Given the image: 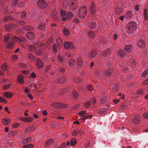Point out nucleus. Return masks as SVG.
<instances>
[{"label": "nucleus", "mask_w": 148, "mask_h": 148, "mask_svg": "<svg viewBox=\"0 0 148 148\" xmlns=\"http://www.w3.org/2000/svg\"><path fill=\"white\" fill-rule=\"evenodd\" d=\"M136 29V24L133 22L128 23L125 27L126 30L129 34L132 33Z\"/></svg>", "instance_id": "1"}, {"label": "nucleus", "mask_w": 148, "mask_h": 148, "mask_svg": "<svg viewBox=\"0 0 148 148\" xmlns=\"http://www.w3.org/2000/svg\"><path fill=\"white\" fill-rule=\"evenodd\" d=\"M79 11L78 14L79 17L83 18L86 15L87 13V9L86 6L81 7Z\"/></svg>", "instance_id": "2"}, {"label": "nucleus", "mask_w": 148, "mask_h": 148, "mask_svg": "<svg viewBox=\"0 0 148 148\" xmlns=\"http://www.w3.org/2000/svg\"><path fill=\"white\" fill-rule=\"evenodd\" d=\"M47 4V3L44 0H39L37 2L38 5L41 9L45 8Z\"/></svg>", "instance_id": "3"}, {"label": "nucleus", "mask_w": 148, "mask_h": 148, "mask_svg": "<svg viewBox=\"0 0 148 148\" xmlns=\"http://www.w3.org/2000/svg\"><path fill=\"white\" fill-rule=\"evenodd\" d=\"M51 106L53 107L60 108L66 107V106L65 105H64L61 103H59L56 102H54L52 103Z\"/></svg>", "instance_id": "4"}, {"label": "nucleus", "mask_w": 148, "mask_h": 148, "mask_svg": "<svg viewBox=\"0 0 148 148\" xmlns=\"http://www.w3.org/2000/svg\"><path fill=\"white\" fill-rule=\"evenodd\" d=\"M64 47L67 49H73L74 48V46L72 42L66 41L64 43Z\"/></svg>", "instance_id": "5"}, {"label": "nucleus", "mask_w": 148, "mask_h": 148, "mask_svg": "<svg viewBox=\"0 0 148 148\" xmlns=\"http://www.w3.org/2000/svg\"><path fill=\"white\" fill-rule=\"evenodd\" d=\"M12 39L14 40H15L18 42H20L21 41L25 42L26 40L25 38L21 36H20L19 38H18L16 36H14L12 37Z\"/></svg>", "instance_id": "6"}, {"label": "nucleus", "mask_w": 148, "mask_h": 148, "mask_svg": "<svg viewBox=\"0 0 148 148\" xmlns=\"http://www.w3.org/2000/svg\"><path fill=\"white\" fill-rule=\"evenodd\" d=\"M26 37L29 40L34 39L35 37V35L32 32H28L26 34Z\"/></svg>", "instance_id": "7"}, {"label": "nucleus", "mask_w": 148, "mask_h": 148, "mask_svg": "<svg viewBox=\"0 0 148 148\" xmlns=\"http://www.w3.org/2000/svg\"><path fill=\"white\" fill-rule=\"evenodd\" d=\"M36 64L38 69L42 68L43 66V65L41 60L38 58L36 61Z\"/></svg>", "instance_id": "8"}, {"label": "nucleus", "mask_w": 148, "mask_h": 148, "mask_svg": "<svg viewBox=\"0 0 148 148\" xmlns=\"http://www.w3.org/2000/svg\"><path fill=\"white\" fill-rule=\"evenodd\" d=\"M137 44L138 46L141 48H143L145 45V42L143 40H139Z\"/></svg>", "instance_id": "9"}, {"label": "nucleus", "mask_w": 148, "mask_h": 148, "mask_svg": "<svg viewBox=\"0 0 148 148\" xmlns=\"http://www.w3.org/2000/svg\"><path fill=\"white\" fill-rule=\"evenodd\" d=\"M16 27V26L14 24H9L5 26V28L7 31H9L13 28H15Z\"/></svg>", "instance_id": "10"}, {"label": "nucleus", "mask_w": 148, "mask_h": 148, "mask_svg": "<svg viewBox=\"0 0 148 148\" xmlns=\"http://www.w3.org/2000/svg\"><path fill=\"white\" fill-rule=\"evenodd\" d=\"M124 51L127 53H130L132 50V47L131 45H126L124 49Z\"/></svg>", "instance_id": "11"}, {"label": "nucleus", "mask_w": 148, "mask_h": 148, "mask_svg": "<svg viewBox=\"0 0 148 148\" xmlns=\"http://www.w3.org/2000/svg\"><path fill=\"white\" fill-rule=\"evenodd\" d=\"M57 48L60 49L62 47L63 42L61 39L59 38L56 41Z\"/></svg>", "instance_id": "12"}, {"label": "nucleus", "mask_w": 148, "mask_h": 148, "mask_svg": "<svg viewBox=\"0 0 148 148\" xmlns=\"http://www.w3.org/2000/svg\"><path fill=\"white\" fill-rule=\"evenodd\" d=\"M71 96L75 99H77L79 97V94L76 91L73 90L72 91Z\"/></svg>", "instance_id": "13"}, {"label": "nucleus", "mask_w": 148, "mask_h": 148, "mask_svg": "<svg viewBox=\"0 0 148 148\" xmlns=\"http://www.w3.org/2000/svg\"><path fill=\"white\" fill-rule=\"evenodd\" d=\"M32 139V138L31 137H28V138H25L22 141V143L23 144H25L29 143L31 142Z\"/></svg>", "instance_id": "14"}, {"label": "nucleus", "mask_w": 148, "mask_h": 148, "mask_svg": "<svg viewBox=\"0 0 148 148\" xmlns=\"http://www.w3.org/2000/svg\"><path fill=\"white\" fill-rule=\"evenodd\" d=\"M54 143V140L53 139H50L45 141V146L46 145L49 146L53 144Z\"/></svg>", "instance_id": "15"}, {"label": "nucleus", "mask_w": 148, "mask_h": 148, "mask_svg": "<svg viewBox=\"0 0 148 148\" xmlns=\"http://www.w3.org/2000/svg\"><path fill=\"white\" fill-rule=\"evenodd\" d=\"M20 119L22 121L24 122H32L33 119L32 118H24V117H20Z\"/></svg>", "instance_id": "16"}, {"label": "nucleus", "mask_w": 148, "mask_h": 148, "mask_svg": "<svg viewBox=\"0 0 148 148\" xmlns=\"http://www.w3.org/2000/svg\"><path fill=\"white\" fill-rule=\"evenodd\" d=\"M133 15V12L131 11H129L126 13L125 15V16L127 19H130L132 17Z\"/></svg>", "instance_id": "17"}, {"label": "nucleus", "mask_w": 148, "mask_h": 148, "mask_svg": "<svg viewBox=\"0 0 148 148\" xmlns=\"http://www.w3.org/2000/svg\"><path fill=\"white\" fill-rule=\"evenodd\" d=\"M34 53L37 56H41L42 55L44 52L40 49H36L34 51Z\"/></svg>", "instance_id": "18"}, {"label": "nucleus", "mask_w": 148, "mask_h": 148, "mask_svg": "<svg viewBox=\"0 0 148 148\" xmlns=\"http://www.w3.org/2000/svg\"><path fill=\"white\" fill-rule=\"evenodd\" d=\"M63 33L66 36H68L70 34V32L69 29L64 28L63 30Z\"/></svg>", "instance_id": "19"}, {"label": "nucleus", "mask_w": 148, "mask_h": 148, "mask_svg": "<svg viewBox=\"0 0 148 148\" xmlns=\"http://www.w3.org/2000/svg\"><path fill=\"white\" fill-rule=\"evenodd\" d=\"M90 10L91 14L93 15L95 14V8L94 6V4L93 2H92L91 3V7L90 9Z\"/></svg>", "instance_id": "20"}, {"label": "nucleus", "mask_w": 148, "mask_h": 148, "mask_svg": "<svg viewBox=\"0 0 148 148\" xmlns=\"http://www.w3.org/2000/svg\"><path fill=\"white\" fill-rule=\"evenodd\" d=\"M2 123L4 124L5 126L7 125L8 123H10V119L7 118H4L2 119Z\"/></svg>", "instance_id": "21"}, {"label": "nucleus", "mask_w": 148, "mask_h": 148, "mask_svg": "<svg viewBox=\"0 0 148 148\" xmlns=\"http://www.w3.org/2000/svg\"><path fill=\"white\" fill-rule=\"evenodd\" d=\"M140 118L138 116H136L133 120V122L134 124H138L140 122Z\"/></svg>", "instance_id": "22"}, {"label": "nucleus", "mask_w": 148, "mask_h": 148, "mask_svg": "<svg viewBox=\"0 0 148 148\" xmlns=\"http://www.w3.org/2000/svg\"><path fill=\"white\" fill-rule=\"evenodd\" d=\"M67 79L65 77H62L57 80V82L59 83L63 84L66 82Z\"/></svg>", "instance_id": "23"}, {"label": "nucleus", "mask_w": 148, "mask_h": 148, "mask_svg": "<svg viewBox=\"0 0 148 148\" xmlns=\"http://www.w3.org/2000/svg\"><path fill=\"white\" fill-rule=\"evenodd\" d=\"M76 5L77 4L76 1H74L73 2H72L70 3V7L71 9L73 10H75L76 8Z\"/></svg>", "instance_id": "24"}, {"label": "nucleus", "mask_w": 148, "mask_h": 148, "mask_svg": "<svg viewBox=\"0 0 148 148\" xmlns=\"http://www.w3.org/2000/svg\"><path fill=\"white\" fill-rule=\"evenodd\" d=\"M24 77L22 76H19L17 79V81L20 83L23 84L24 83Z\"/></svg>", "instance_id": "25"}, {"label": "nucleus", "mask_w": 148, "mask_h": 148, "mask_svg": "<svg viewBox=\"0 0 148 148\" xmlns=\"http://www.w3.org/2000/svg\"><path fill=\"white\" fill-rule=\"evenodd\" d=\"M97 51L94 50L91 52L90 55V57L91 59L94 58L97 55Z\"/></svg>", "instance_id": "26"}, {"label": "nucleus", "mask_w": 148, "mask_h": 148, "mask_svg": "<svg viewBox=\"0 0 148 148\" xmlns=\"http://www.w3.org/2000/svg\"><path fill=\"white\" fill-rule=\"evenodd\" d=\"M28 50L31 52L35 51L36 49V47L32 45H29L28 47Z\"/></svg>", "instance_id": "27"}, {"label": "nucleus", "mask_w": 148, "mask_h": 148, "mask_svg": "<svg viewBox=\"0 0 148 148\" xmlns=\"http://www.w3.org/2000/svg\"><path fill=\"white\" fill-rule=\"evenodd\" d=\"M87 34L88 36L90 38H93L95 37V34L91 31L88 32Z\"/></svg>", "instance_id": "28"}, {"label": "nucleus", "mask_w": 148, "mask_h": 148, "mask_svg": "<svg viewBox=\"0 0 148 148\" xmlns=\"http://www.w3.org/2000/svg\"><path fill=\"white\" fill-rule=\"evenodd\" d=\"M69 65L70 66H73L75 64V61L73 59H70L68 60Z\"/></svg>", "instance_id": "29"}, {"label": "nucleus", "mask_w": 148, "mask_h": 148, "mask_svg": "<svg viewBox=\"0 0 148 148\" xmlns=\"http://www.w3.org/2000/svg\"><path fill=\"white\" fill-rule=\"evenodd\" d=\"M36 129V127L34 126H31L30 127L27 128L25 132H27L29 131L34 130Z\"/></svg>", "instance_id": "30"}, {"label": "nucleus", "mask_w": 148, "mask_h": 148, "mask_svg": "<svg viewBox=\"0 0 148 148\" xmlns=\"http://www.w3.org/2000/svg\"><path fill=\"white\" fill-rule=\"evenodd\" d=\"M96 24L95 22L90 23L89 25V26L90 29H94L96 28Z\"/></svg>", "instance_id": "31"}, {"label": "nucleus", "mask_w": 148, "mask_h": 148, "mask_svg": "<svg viewBox=\"0 0 148 148\" xmlns=\"http://www.w3.org/2000/svg\"><path fill=\"white\" fill-rule=\"evenodd\" d=\"M114 12L116 14L118 15L120 14L122 12V10L120 8H117L114 9Z\"/></svg>", "instance_id": "32"}, {"label": "nucleus", "mask_w": 148, "mask_h": 148, "mask_svg": "<svg viewBox=\"0 0 148 148\" xmlns=\"http://www.w3.org/2000/svg\"><path fill=\"white\" fill-rule=\"evenodd\" d=\"M4 95L5 97L8 98H11L13 95V94L11 92H5Z\"/></svg>", "instance_id": "33"}, {"label": "nucleus", "mask_w": 148, "mask_h": 148, "mask_svg": "<svg viewBox=\"0 0 148 148\" xmlns=\"http://www.w3.org/2000/svg\"><path fill=\"white\" fill-rule=\"evenodd\" d=\"M28 58L31 59L32 60L34 61L35 59V57L31 53H29L27 55Z\"/></svg>", "instance_id": "34"}, {"label": "nucleus", "mask_w": 148, "mask_h": 148, "mask_svg": "<svg viewBox=\"0 0 148 148\" xmlns=\"http://www.w3.org/2000/svg\"><path fill=\"white\" fill-rule=\"evenodd\" d=\"M23 29L27 31H31L33 29V28L30 26L23 27Z\"/></svg>", "instance_id": "35"}, {"label": "nucleus", "mask_w": 148, "mask_h": 148, "mask_svg": "<svg viewBox=\"0 0 148 148\" xmlns=\"http://www.w3.org/2000/svg\"><path fill=\"white\" fill-rule=\"evenodd\" d=\"M129 62L131 66L134 67L136 64V62L135 60L132 58L130 61Z\"/></svg>", "instance_id": "36"}, {"label": "nucleus", "mask_w": 148, "mask_h": 148, "mask_svg": "<svg viewBox=\"0 0 148 148\" xmlns=\"http://www.w3.org/2000/svg\"><path fill=\"white\" fill-rule=\"evenodd\" d=\"M69 0H64L63 5L64 8H66L68 6Z\"/></svg>", "instance_id": "37"}, {"label": "nucleus", "mask_w": 148, "mask_h": 148, "mask_svg": "<svg viewBox=\"0 0 148 148\" xmlns=\"http://www.w3.org/2000/svg\"><path fill=\"white\" fill-rule=\"evenodd\" d=\"M106 42L105 40H101L99 43V45L100 47H102L104 48V47L105 46Z\"/></svg>", "instance_id": "38"}, {"label": "nucleus", "mask_w": 148, "mask_h": 148, "mask_svg": "<svg viewBox=\"0 0 148 148\" xmlns=\"http://www.w3.org/2000/svg\"><path fill=\"white\" fill-rule=\"evenodd\" d=\"M144 16L145 18V20L147 21L148 20L147 12V10L145 9L144 11Z\"/></svg>", "instance_id": "39"}, {"label": "nucleus", "mask_w": 148, "mask_h": 148, "mask_svg": "<svg viewBox=\"0 0 148 148\" xmlns=\"http://www.w3.org/2000/svg\"><path fill=\"white\" fill-rule=\"evenodd\" d=\"M71 145L72 146H75L76 144V139L75 138H72L71 140Z\"/></svg>", "instance_id": "40"}, {"label": "nucleus", "mask_w": 148, "mask_h": 148, "mask_svg": "<svg viewBox=\"0 0 148 148\" xmlns=\"http://www.w3.org/2000/svg\"><path fill=\"white\" fill-rule=\"evenodd\" d=\"M39 48L41 49H42L45 50L46 48V45L44 43H41L38 46Z\"/></svg>", "instance_id": "41"}, {"label": "nucleus", "mask_w": 148, "mask_h": 148, "mask_svg": "<svg viewBox=\"0 0 148 148\" xmlns=\"http://www.w3.org/2000/svg\"><path fill=\"white\" fill-rule=\"evenodd\" d=\"M111 51L110 49H108L105 50L103 53V55L104 56H107L110 54Z\"/></svg>", "instance_id": "42"}, {"label": "nucleus", "mask_w": 148, "mask_h": 148, "mask_svg": "<svg viewBox=\"0 0 148 148\" xmlns=\"http://www.w3.org/2000/svg\"><path fill=\"white\" fill-rule=\"evenodd\" d=\"M118 53L121 57H124L125 56V53L122 50H119L118 51Z\"/></svg>", "instance_id": "43"}, {"label": "nucleus", "mask_w": 148, "mask_h": 148, "mask_svg": "<svg viewBox=\"0 0 148 148\" xmlns=\"http://www.w3.org/2000/svg\"><path fill=\"white\" fill-rule=\"evenodd\" d=\"M39 29L42 30H44L46 27V26L44 24L41 23L38 26Z\"/></svg>", "instance_id": "44"}, {"label": "nucleus", "mask_w": 148, "mask_h": 148, "mask_svg": "<svg viewBox=\"0 0 148 148\" xmlns=\"http://www.w3.org/2000/svg\"><path fill=\"white\" fill-rule=\"evenodd\" d=\"M7 45V48L9 49H11L14 44L12 42H10L6 44Z\"/></svg>", "instance_id": "45"}, {"label": "nucleus", "mask_w": 148, "mask_h": 148, "mask_svg": "<svg viewBox=\"0 0 148 148\" xmlns=\"http://www.w3.org/2000/svg\"><path fill=\"white\" fill-rule=\"evenodd\" d=\"M103 73L106 75L109 76L111 75L112 73L109 70H108L104 71Z\"/></svg>", "instance_id": "46"}, {"label": "nucleus", "mask_w": 148, "mask_h": 148, "mask_svg": "<svg viewBox=\"0 0 148 148\" xmlns=\"http://www.w3.org/2000/svg\"><path fill=\"white\" fill-rule=\"evenodd\" d=\"M8 68L9 67L8 66L5 64H3L1 67V69L4 71L7 70L8 69Z\"/></svg>", "instance_id": "47"}, {"label": "nucleus", "mask_w": 148, "mask_h": 148, "mask_svg": "<svg viewBox=\"0 0 148 148\" xmlns=\"http://www.w3.org/2000/svg\"><path fill=\"white\" fill-rule=\"evenodd\" d=\"M34 147L33 145L32 144H27L23 146V148H33Z\"/></svg>", "instance_id": "48"}, {"label": "nucleus", "mask_w": 148, "mask_h": 148, "mask_svg": "<svg viewBox=\"0 0 148 148\" xmlns=\"http://www.w3.org/2000/svg\"><path fill=\"white\" fill-rule=\"evenodd\" d=\"M77 63L78 65H81L82 64V59L81 57H79L77 59Z\"/></svg>", "instance_id": "49"}, {"label": "nucleus", "mask_w": 148, "mask_h": 148, "mask_svg": "<svg viewBox=\"0 0 148 148\" xmlns=\"http://www.w3.org/2000/svg\"><path fill=\"white\" fill-rule=\"evenodd\" d=\"M57 46L55 44H54L52 46V49L54 53H56L57 51Z\"/></svg>", "instance_id": "50"}, {"label": "nucleus", "mask_w": 148, "mask_h": 148, "mask_svg": "<svg viewBox=\"0 0 148 148\" xmlns=\"http://www.w3.org/2000/svg\"><path fill=\"white\" fill-rule=\"evenodd\" d=\"M148 74V70H145L142 73V76L143 77H145Z\"/></svg>", "instance_id": "51"}, {"label": "nucleus", "mask_w": 148, "mask_h": 148, "mask_svg": "<svg viewBox=\"0 0 148 148\" xmlns=\"http://www.w3.org/2000/svg\"><path fill=\"white\" fill-rule=\"evenodd\" d=\"M16 23L20 25H24L25 24V23L22 21L18 20L16 21Z\"/></svg>", "instance_id": "52"}, {"label": "nucleus", "mask_w": 148, "mask_h": 148, "mask_svg": "<svg viewBox=\"0 0 148 148\" xmlns=\"http://www.w3.org/2000/svg\"><path fill=\"white\" fill-rule=\"evenodd\" d=\"M67 146L66 143H62L58 147V148H65Z\"/></svg>", "instance_id": "53"}, {"label": "nucleus", "mask_w": 148, "mask_h": 148, "mask_svg": "<svg viewBox=\"0 0 148 148\" xmlns=\"http://www.w3.org/2000/svg\"><path fill=\"white\" fill-rule=\"evenodd\" d=\"M10 35L8 34V36H5L4 37V40L5 42H8L10 39Z\"/></svg>", "instance_id": "54"}, {"label": "nucleus", "mask_w": 148, "mask_h": 148, "mask_svg": "<svg viewBox=\"0 0 148 148\" xmlns=\"http://www.w3.org/2000/svg\"><path fill=\"white\" fill-rule=\"evenodd\" d=\"M91 104H90V101H88L85 104V106L87 108L89 107Z\"/></svg>", "instance_id": "55"}, {"label": "nucleus", "mask_w": 148, "mask_h": 148, "mask_svg": "<svg viewBox=\"0 0 148 148\" xmlns=\"http://www.w3.org/2000/svg\"><path fill=\"white\" fill-rule=\"evenodd\" d=\"M86 119H91L92 117V116L91 115L88 114L87 113H86L84 115Z\"/></svg>", "instance_id": "56"}, {"label": "nucleus", "mask_w": 148, "mask_h": 148, "mask_svg": "<svg viewBox=\"0 0 148 148\" xmlns=\"http://www.w3.org/2000/svg\"><path fill=\"white\" fill-rule=\"evenodd\" d=\"M26 16V13L25 12H23L21 14V17L23 18H25Z\"/></svg>", "instance_id": "57"}, {"label": "nucleus", "mask_w": 148, "mask_h": 148, "mask_svg": "<svg viewBox=\"0 0 148 148\" xmlns=\"http://www.w3.org/2000/svg\"><path fill=\"white\" fill-rule=\"evenodd\" d=\"M106 101V98H102L100 101V103L101 104L104 103Z\"/></svg>", "instance_id": "58"}, {"label": "nucleus", "mask_w": 148, "mask_h": 148, "mask_svg": "<svg viewBox=\"0 0 148 148\" xmlns=\"http://www.w3.org/2000/svg\"><path fill=\"white\" fill-rule=\"evenodd\" d=\"M78 114L81 115H84L86 114V111H82L79 112Z\"/></svg>", "instance_id": "59"}, {"label": "nucleus", "mask_w": 148, "mask_h": 148, "mask_svg": "<svg viewBox=\"0 0 148 148\" xmlns=\"http://www.w3.org/2000/svg\"><path fill=\"white\" fill-rule=\"evenodd\" d=\"M60 13L62 16H64L66 14V12L64 10H61L60 11Z\"/></svg>", "instance_id": "60"}, {"label": "nucleus", "mask_w": 148, "mask_h": 148, "mask_svg": "<svg viewBox=\"0 0 148 148\" xmlns=\"http://www.w3.org/2000/svg\"><path fill=\"white\" fill-rule=\"evenodd\" d=\"M10 84H9L8 85H5L3 86V89L4 90H6L7 89L9 88L10 87Z\"/></svg>", "instance_id": "61"}, {"label": "nucleus", "mask_w": 148, "mask_h": 148, "mask_svg": "<svg viewBox=\"0 0 148 148\" xmlns=\"http://www.w3.org/2000/svg\"><path fill=\"white\" fill-rule=\"evenodd\" d=\"M87 89L90 91H92L93 88L91 85H89L87 86Z\"/></svg>", "instance_id": "62"}, {"label": "nucleus", "mask_w": 148, "mask_h": 148, "mask_svg": "<svg viewBox=\"0 0 148 148\" xmlns=\"http://www.w3.org/2000/svg\"><path fill=\"white\" fill-rule=\"evenodd\" d=\"M90 101L91 105L95 104L96 102V101L94 98L92 99Z\"/></svg>", "instance_id": "63"}, {"label": "nucleus", "mask_w": 148, "mask_h": 148, "mask_svg": "<svg viewBox=\"0 0 148 148\" xmlns=\"http://www.w3.org/2000/svg\"><path fill=\"white\" fill-rule=\"evenodd\" d=\"M143 116L144 118L148 119V113H144L143 114Z\"/></svg>", "instance_id": "64"}]
</instances>
